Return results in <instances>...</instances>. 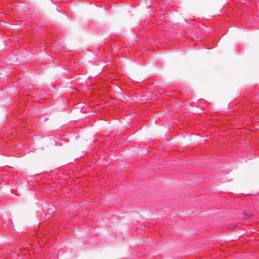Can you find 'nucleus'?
<instances>
[{
	"label": "nucleus",
	"mask_w": 259,
	"mask_h": 259,
	"mask_svg": "<svg viewBox=\"0 0 259 259\" xmlns=\"http://www.w3.org/2000/svg\"><path fill=\"white\" fill-rule=\"evenodd\" d=\"M244 215H246V217H245V218H247V217H251V216L252 215H251V214H249H249H246L245 213H244Z\"/></svg>",
	"instance_id": "obj_1"
}]
</instances>
